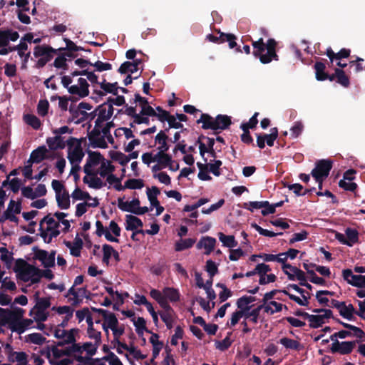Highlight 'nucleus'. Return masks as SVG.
<instances>
[{
	"instance_id": "22",
	"label": "nucleus",
	"mask_w": 365,
	"mask_h": 365,
	"mask_svg": "<svg viewBox=\"0 0 365 365\" xmlns=\"http://www.w3.org/2000/svg\"><path fill=\"white\" fill-rule=\"evenodd\" d=\"M36 304L30 311L29 315L32 316L35 309L46 311L51 306L50 297H39L38 293L36 294Z\"/></svg>"
},
{
	"instance_id": "33",
	"label": "nucleus",
	"mask_w": 365,
	"mask_h": 365,
	"mask_svg": "<svg viewBox=\"0 0 365 365\" xmlns=\"http://www.w3.org/2000/svg\"><path fill=\"white\" fill-rule=\"evenodd\" d=\"M146 192L148 199L151 206L158 205V203L160 202L157 198V196L160 193V189L156 186H153L150 189L148 188Z\"/></svg>"
},
{
	"instance_id": "27",
	"label": "nucleus",
	"mask_w": 365,
	"mask_h": 365,
	"mask_svg": "<svg viewBox=\"0 0 365 365\" xmlns=\"http://www.w3.org/2000/svg\"><path fill=\"white\" fill-rule=\"evenodd\" d=\"M100 87L103 89L105 93H112L114 96L118 95V90L119 88L118 83H108L106 81L105 78H103V81L99 83Z\"/></svg>"
},
{
	"instance_id": "54",
	"label": "nucleus",
	"mask_w": 365,
	"mask_h": 365,
	"mask_svg": "<svg viewBox=\"0 0 365 365\" xmlns=\"http://www.w3.org/2000/svg\"><path fill=\"white\" fill-rule=\"evenodd\" d=\"M98 347V346L95 345V344L92 342H85L81 345L83 351H86L89 357L96 354Z\"/></svg>"
},
{
	"instance_id": "38",
	"label": "nucleus",
	"mask_w": 365,
	"mask_h": 365,
	"mask_svg": "<svg viewBox=\"0 0 365 365\" xmlns=\"http://www.w3.org/2000/svg\"><path fill=\"white\" fill-rule=\"evenodd\" d=\"M26 341L41 346L46 341V339L40 333H32L26 336Z\"/></svg>"
},
{
	"instance_id": "44",
	"label": "nucleus",
	"mask_w": 365,
	"mask_h": 365,
	"mask_svg": "<svg viewBox=\"0 0 365 365\" xmlns=\"http://www.w3.org/2000/svg\"><path fill=\"white\" fill-rule=\"evenodd\" d=\"M339 314L344 318L351 320L353 319V314H355V309L351 304L346 305L344 302V306H342L341 309H340Z\"/></svg>"
},
{
	"instance_id": "35",
	"label": "nucleus",
	"mask_w": 365,
	"mask_h": 365,
	"mask_svg": "<svg viewBox=\"0 0 365 365\" xmlns=\"http://www.w3.org/2000/svg\"><path fill=\"white\" fill-rule=\"evenodd\" d=\"M336 76V82L341 86L348 88L350 85L349 77L346 75L345 71L339 68H335Z\"/></svg>"
},
{
	"instance_id": "10",
	"label": "nucleus",
	"mask_w": 365,
	"mask_h": 365,
	"mask_svg": "<svg viewBox=\"0 0 365 365\" xmlns=\"http://www.w3.org/2000/svg\"><path fill=\"white\" fill-rule=\"evenodd\" d=\"M34 258L41 261L46 268L55 265V260L48 255V252L46 250L34 248Z\"/></svg>"
},
{
	"instance_id": "57",
	"label": "nucleus",
	"mask_w": 365,
	"mask_h": 365,
	"mask_svg": "<svg viewBox=\"0 0 365 365\" xmlns=\"http://www.w3.org/2000/svg\"><path fill=\"white\" fill-rule=\"evenodd\" d=\"M49 103L47 100H40L37 106V111L39 115L45 116L48 113Z\"/></svg>"
},
{
	"instance_id": "19",
	"label": "nucleus",
	"mask_w": 365,
	"mask_h": 365,
	"mask_svg": "<svg viewBox=\"0 0 365 365\" xmlns=\"http://www.w3.org/2000/svg\"><path fill=\"white\" fill-rule=\"evenodd\" d=\"M25 277L28 279V282L31 281V284H36L40 282L41 278V269L34 265L29 266V269L25 272Z\"/></svg>"
},
{
	"instance_id": "53",
	"label": "nucleus",
	"mask_w": 365,
	"mask_h": 365,
	"mask_svg": "<svg viewBox=\"0 0 365 365\" xmlns=\"http://www.w3.org/2000/svg\"><path fill=\"white\" fill-rule=\"evenodd\" d=\"M339 186L346 191H351L355 192L358 185L356 183L351 181H347V180H340L339 182Z\"/></svg>"
},
{
	"instance_id": "12",
	"label": "nucleus",
	"mask_w": 365,
	"mask_h": 365,
	"mask_svg": "<svg viewBox=\"0 0 365 365\" xmlns=\"http://www.w3.org/2000/svg\"><path fill=\"white\" fill-rule=\"evenodd\" d=\"M31 265L23 259L19 258L16 260L14 271L16 273L17 277L24 282H28V279L24 278L26 275L25 272L29 269Z\"/></svg>"
},
{
	"instance_id": "6",
	"label": "nucleus",
	"mask_w": 365,
	"mask_h": 365,
	"mask_svg": "<svg viewBox=\"0 0 365 365\" xmlns=\"http://www.w3.org/2000/svg\"><path fill=\"white\" fill-rule=\"evenodd\" d=\"M359 343V340L354 341H344L333 342L331 346V353H339L341 355L349 354L352 352L353 349L356 346V344Z\"/></svg>"
},
{
	"instance_id": "63",
	"label": "nucleus",
	"mask_w": 365,
	"mask_h": 365,
	"mask_svg": "<svg viewBox=\"0 0 365 365\" xmlns=\"http://www.w3.org/2000/svg\"><path fill=\"white\" fill-rule=\"evenodd\" d=\"M184 331L180 326H177L175 330V334L172 336L170 344L173 346H176L178 344V339H182L183 337Z\"/></svg>"
},
{
	"instance_id": "56",
	"label": "nucleus",
	"mask_w": 365,
	"mask_h": 365,
	"mask_svg": "<svg viewBox=\"0 0 365 365\" xmlns=\"http://www.w3.org/2000/svg\"><path fill=\"white\" fill-rule=\"evenodd\" d=\"M103 319L110 329L115 328V327H117L118 324V319L113 313L108 312L106 317H103Z\"/></svg>"
},
{
	"instance_id": "40",
	"label": "nucleus",
	"mask_w": 365,
	"mask_h": 365,
	"mask_svg": "<svg viewBox=\"0 0 365 365\" xmlns=\"http://www.w3.org/2000/svg\"><path fill=\"white\" fill-rule=\"evenodd\" d=\"M115 170V166L111 164L110 162L107 161H103L100 169H99V175L102 178H105L106 176H108L110 174H113L112 173Z\"/></svg>"
},
{
	"instance_id": "21",
	"label": "nucleus",
	"mask_w": 365,
	"mask_h": 365,
	"mask_svg": "<svg viewBox=\"0 0 365 365\" xmlns=\"http://www.w3.org/2000/svg\"><path fill=\"white\" fill-rule=\"evenodd\" d=\"M46 143L51 150L63 149L66 143L61 135H56L55 137H50L46 139Z\"/></svg>"
},
{
	"instance_id": "9",
	"label": "nucleus",
	"mask_w": 365,
	"mask_h": 365,
	"mask_svg": "<svg viewBox=\"0 0 365 365\" xmlns=\"http://www.w3.org/2000/svg\"><path fill=\"white\" fill-rule=\"evenodd\" d=\"M19 38V34L17 31L12 29H0V48L8 46L9 41H16Z\"/></svg>"
},
{
	"instance_id": "46",
	"label": "nucleus",
	"mask_w": 365,
	"mask_h": 365,
	"mask_svg": "<svg viewBox=\"0 0 365 365\" xmlns=\"http://www.w3.org/2000/svg\"><path fill=\"white\" fill-rule=\"evenodd\" d=\"M309 322V327L313 329L321 327L324 324V319L321 314H311Z\"/></svg>"
},
{
	"instance_id": "47",
	"label": "nucleus",
	"mask_w": 365,
	"mask_h": 365,
	"mask_svg": "<svg viewBox=\"0 0 365 365\" xmlns=\"http://www.w3.org/2000/svg\"><path fill=\"white\" fill-rule=\"evenodd\" d=\"M270 132L271 133L269 134L264 133V135L265 143H267L268 146L272 147L274 145V141L278 138V129L277 128H271Z\"/></svg>"
},
{
	"instance_id": "20",
	"label": "nucleus",
	"mask_w": 365,
	"mask_h": 365,
	"mask_svg": "<svg viewBox=\"0 0 365 365\" xmlns=\"http://www.w3.org/2000/svg\"><path fill=\"white\" fill-rule=\"evenodd\" d=\"M143 223L142 220L136 216L132 215H125V229L127 230H138V227H142Z\"/></svg>"
},
{
	"instance_id": "26",
	"label": "nucleus",
	"mask_w": 365,
	"mask_h": 365,
	"mask_svg": "<svg viewBox=\"0 0 365 365\" xmlns=\"http://www.w3.org/2000/svg\"><path fill=\"white\" fill-rule=\"evenodd\" d=\"M315 70V76L317 81H325L327 79V73L325 72V63L321 61H317L314 66Z\"/></svg>"
},
{
	"instance_id": "7",
	"label": "nucleus",
	"mask_w": 365,
	"mask_h": 365,
	"mask_svg": "<svg viewBox=\"0 0 365 365\" xmlns=\"http://www.w3.org/2000/svg\"><path fill=\"white\" fill-rule=\"evenodd\" d=\"M343 279L353 287L365 289V275H356L350 269H345L342 271Z\"/></svg>"
},
{
	"instance_id": "28",
	"label": "nucleus",
	"mask_w": 365,
	"mask_h": 365,
	"mask_svg": "<svg viewBox=\"0 0 365 365\" xmlns=\"http://www.w3.org/2000/svg\"><path fill=\"white\" fill-rule=\"evenodd\" d=\"M195 243V240L192 238L181 239L175 244V250L181 252L192 247Z\"/></svg>"
},
{
	"instance_id": "5",
	"label": "nucleus",
	"mask_w": 365,
	"mask_h": 365,
	"mask_svg": "<svg viewBox=\"0 0 365 365\" xmlns=\"http://www.w3.org/2000/svg\"><path fill=\"white\" fill-rule=\"evenodd\" d=\"M333 162L330 160H319L315 163V168L312 170L313 178H327L332 168Z\"/></svg>"
},
{
	"instance_id": "14",
	"label": "nucleus",
	"mask_w": 365,
	"mask_h": 365,
	"mask_svg": "<svg viewBox=\"0 0 365 365\" xmlns=\"http://www.w3.org/2000/svg\"><path fill=\"white\" fill-rule=\"evenodd\" d=\"M140 202L138 198H135L130 202H124L123 199L119 197L118 199V207L120 210L124 212H128L133 214H135L136 207H138Z\"/></svg>"
},
{
	"instance_id": "8",
	"label": "nucleus",
	"mask_w": 365,
	"mask_h": 365,
	"mask_svg": "<svg viewBox=\"0 0 365 365\" xmlns=\"http://www.w3.org/2000/svg\"><path fill=\"white\" fill-rule=\"evenodd\" d=\"M255 267L257 274L259 275V284L264 285L268 283L275 282L277 277L274 274H268V280H265V275L267 274V272L271 271V268L269 265L264 263H260L258 264Z\"/></svg>"
},
{
	"instance_id": "42",
	"label": "nucleus",
	"mask_w": 365,
	"mask_h": 365,
	"mask_svg": "<svg viewBox=\"0 0 365 365\" xmlns=\"http://www.w3.org/2000/svg\"><path fill=\"white\" fill-rule=\"evenodd\" d=\"M110 157L123 166H125L128 163L127 155L120 151H110Z\"/></svg>"
},
{
	"instance_id": "13",
	"label": "nucleus",
	"mask_w": 365,
	"mask_h": 365,
	"mask_svg": "<svg viewBox=\"0 0 365 365\" xmlns=\"http://www.w3.org/2000/svg\"><path fill=\"white\" fill-rule=\"evenodd\" d=\"M48 150L45 145L39 146L36 149L34 150L28 160L29 163H40L45 159H47L46 153Z\"/></svg>"
},
{
	"instance_id": "62",
	"label": "nucleus",
	"mask_w": 365,
	"mask_h": 365,
	"mask_svg": "<svg viewBox=\"0 0 365 365\" xmlns=\"http://www.w3.org/2000/svg\"><path fill=\"white\" fill-rule=\"evenodd\" d=\"M303 128L304 125L301 122H295L290 129L292 137L294 138H298L302 133Z\"/></svg>"
},
{
	"instance_id": "36",
	"label": "nucleus",
	"mask_w": 365,
	"mask_h": 365,
	"mask_svg": "<svg viewBox=\"0 0 365 365\" xmlns=\"http://www.w3.org/2000/svg\"><path fill=\"white\" fill-rule=\"evenodd\" d=\"M164 297L172 302L180 300V293L178 289L173 287H165L163 289Z\"/></svg>"
},
{
	"instance_id": "4",
	"label": "nucleus",
	"mask_w": 365,
	"mask_h": 365,
	"mask_svg": "<svg viewBox=\"0 0 365 365\" xmlns=\"http://www.w3.org/2000/svg\"><path fill=\"white\" fill-rule=\"evenodd\" d=\"M59 52L58 48H53L49 45L43 44L37 45L34 48V56L36 58H39L37 61L35 67L36 68H41L44 67L47 63L51 61L54 55Z\"/></svg>"
},
{
	"instance_id": "39",
	"label": "nucleus",
	"mask_w": 365,
	"mask_h": 365,
	"mask_svg": "<svg viewBox=\"0 0 365 365\" xmlns=\"http://www.w3.org/2000/svg\"><path fill=\"white\" fill-rule=\"evenodd\" d=\"M58 56L55 58L53 66L59 69L62 68L64 71L68 69V65L67 64V58L64 57L61 51L58 52Z\"/></svg>"
},
{
	"instance_id": "37",
	"label": "nucleus",
	"mask_w": 365,
	"mask_h": 365,
	"mask_svg": "<svg viewBox=\"0 0 365 365\" xmlns=\"http://www.w3.org/2000/svg\"><path fill=\"white\" fill-rule=\"evenodd\" d=\"M0 259L4 262L7 269H10L14 260L12 253L9 252L6 247H0Z\"/></svg>"
},
{
	"instance_id": "59",
	"label": "nucleus",
	"mask_w": 365,
	"mask_h": 365,
	"mask_svg": "<svg viewBox=\"0 0 365 365\" xmlns=\"http://www.w3.org/2000/svg\"><path fill=\"white\" fill-rule=\"evenodd\" d=\"M32 316L36 322H43L47 320L48 313L43 310L35 309Z\"/></svg>"
},
{
	"instance_id": "58",
	"label": "nucleus",
	"mask_w": 365,
	"mask_h": 365,
	"mask_svg": "<svg viewBox=\"0 0 365 365\" xmlns=\"http://www.w3.org/2000/svg\"><path fill=\"white\" fill-rule=\"evenodd\" d=\"M205 270L211 278L218 272V268L215 262L209 259L206 262Z\"/></svg>"
},
{
	"instance_id": "43",
	"label": "nucleus",
	"mask_w": 365,
	"mask_h": 365,
	"mask_svg": "<svg viewBox=\"0 0 365 365\" xmlns=\"http://www.w3.org/2000/svg\"><path fill=\"white\" fill-rule=\"evenodd\" d=\"M24 121L34 129L38 130L41 127V120L33 114H26L24 115Z\"/></svg>"
},
{
	"instance_id": "50",
	"label": "nucleus",
	"mask_w": 365,
	"mask_h": 365,
	"mask_svg": "<svg viewBox=\"0 0 365 365\" xmlns=\"http://www.w3.org/2000/svg\"><path fill=\"white\" fill-rule=\"evenodd\" d=\"M251 227L255 228V230H257L261 235H263L265 237H273L277 235H283V232L275 233L272 231H269L268 230L263 229L262 227H261L259 225H258L256 223H252Z\"/></svg>"
},
{
	"instance_id": "34",
	"label": "nucleus",
	"mask_w": 365,
	"mask_h": 365,
	"mask_svg": "<svg viewBox=\"0 0 365 365\" xmlns=\"http://www.w3.org/2000/svg\"><path fill=\"white\" fill-rule=\"evenodd\" d=\"M87 153L88 156L86 161L93 166L98 165L102 160H105L103 156L99 152L88 150Z\"/></svg>"
},
{
	"instance_id": "15",
	"label": "nucleus",
	"mask_w": 365,
	"mask_h": 365,
	"mask_svg": "<svg viewBox=\"0 0 365 365\" xmlns=\"http://www.w3.org/2000/svg\"><path fill=\"white\" fill-rule=\"evenodd\" d=\"M142 63L143 61L141 59L133 60L132 62L125 61L120 66L118 71L120 74H125L128 73H133L139 69L138 66Z\"/></svg>"
},
{
	"instance_id": "49",
	"label": "nucleus",
	"mask_w": 365,
	"mask_h": 365,
	"mask_svg": "<svg viewBox=\"0 0 365 365\" xmlns=\"http://www.w3.org/2000/svg\"><path fill=\"white\" fill-rule=\"evenodd\" d=\"M224 36V38L222 39V43L224 42H228L229 47L230 48H236V51L238 52H241L240 47L237 46V44L235 41L236 36L232 34H225V35H222Z\"/></svg>"
},
{
	"instance_id": "11",
	"label": "nucleus",
	"mask_w": 365,
	"mask_h": 365,
	"mask_svg": "<svg viewBox=\"0 0 365 365\" xmlns=\"http://www.w3.org/2000/svg\"><path fill=\"white\" fill-rule=\"evenodd\" d=\"M84 157V153L81 147V143H78L72 150H68V159L71 164L78 165Z\"/></svg>"
},
{
	"instance_id": "41",
	"label": "nucleus",
	"mask_w": 365,
	"mask_h": 365,
	"mask_svg": "<svg viewBox=\"0 0 365 365\" xmlns=\"http://www.w3.org/2000/svg\"><path fill=\"white\" fill-rule=\"evenodd\" d=\"M268 205V201H251L249 202H244L242 207L253 212L254 209H261Z\"/></svg>"
},
{
	"instance_id": "45",
	"label": "nucleus",
	"mask_w": 365,
	"mask_h": 365,
	"mask_svg": "<svg viewBox=\"0 0 365 365\" xmlns=\"http://www.w3.org/2000/svg\"><path fill=\"white\" fill-rule=\"evenodd\" d=\"M144 186V182L142 179H128L125 182V187L128 189H141Z\"/></svg>"
},
{
	"instance_id": "16",
	"label": "nucleus",
	"mask_w": 365,
	"mask_h": 365,
	"mask_svg": "<svg viewBox=\"0 0 365 365\" xmlns=\"http://www.w3.org/2000/svg\"><path fill=\"white\" fill-rule=\"evenodd\" d=\"M216 244V240L214 237L206 236L202 237L200 241L197 242L196 247L198 250L202 249V247L205 249V254L208 255H210L214 250Z\"/></svg>"
},
{
	"instance_id": "31",
	"label": "nucleus",
	"mask_w": 365,
	"mask_h": 365,
	"mask_svg": "<svg viewBox=\"0 0 365 365\" xmlns=\"http://www.w3.org/2000/svg\"><path fill=\"white\" fill-rule=\"evenodd\" d=\"M286 349L299 351L301 349V344L299 341L287 337H283L279 341Z\"/></svg>"
},
{
	"instance_id": "18",
	"label": "nucleus",
	"mask_w": 365,
	"mask_h": 365,
	"mask_svg": "<svg viewBox=\"0 0 365 365\" xmlns=\"http://www.w3.org/2000/svg\"><path fill=\"white\" fill-rule=\"evenodd\" d=\"M71 349H72L75 359L78 362L86 364H88L91 360H92V359L89 356H83L81 355L83 351L81 348V345L79 343H76V341L73 343L71 344Z\"/></svg>"
},
{
	"instance_id": "25",
	"label": "nucleus",
	"mask_w": 365,
	"mask_h": 365,
	"mask_svg": "<svg viewBox=\"0 0 365 365\" xmlns=\"http://www.w3.org/2000/svg\"><path fill=\"white\" fill-rule=\"evenodd\" d=\"M58 207L63 210H67L70 207V196L66 190L58 196H56Z\"/></svg>"
},
{
	"instance_id": "60",
	"label": "nucleus",
	"mask_w": 365,
	"mask_h": 365,
	"mask_svg": "<svg viewBox=\"0 0 365 365\" xmlns=\"http://www.w3.org/2000/svg\"><path fill=\"white\" fill-rule=\"evenodd\" d=\"M351 331V336L356 337L359 342L362 341L365 332L359 327L352 325L349 329Z\"/></svg>"
},
{
	"instance_id": "17",
	"label": "nucleus",
	"mask_w": 365,
	"mask_h": 365,
	"mask_svg": "<svg viewBox=\"0 0 365 365\" xmlns=\"http://www.w3.org/2000/svg\"><path fill=\"white\" fill-rule=\"evenodd\" d=\"M64 244L70 249V253L71 255L74 257H80L83 242L82 239L79 237L78 235L76 236L73 245L69 241H64Z\"/></svg>"
},
{
	"instance_id": "51",
	"label": "nucleus",
	"mask_w": 365,
	"mask_h": 365,
	"mask_svg": "<svg viewBox=\"0 0 365 365\" xmlns=\"http://www.w3.org/2000/svg\"><path fill=\"white\" fill-rule=\"evenodd\" d=\"M21 210V200H19L18 202H15L14 200H11L7 210L4 212V213H10L14 212L15 214H19Z\"/></svg>"
},
{
	"instance_id": "55",
	"label": "nucleus",
	"mask_w": 365,
	"mask_h": 365,
	"mask_svg": "<svg viewBox=\"0 0 365 365\" xmlns=\"http://www.w3.org/2000/svg\"><path fill=\"white\" fill-rule=\"evenodd\" d=\"M231 334L232 333L230 332L224 339L216 341V347L221 351L227 350L232 344V341L230 337Z\"/></svg>"
},
{
	"instance_id": "23",
	"label": "nucleus",
	"mask_w": 365,
	"mask_h": 365,
	"mask_svg": "<svg viewBox=\"0 0 365 365\" xmlns=\"http://www.w3.org/2000/svg\"><path fill=\"white\" fill-rule=\"evenodd\" d=\"M28 357V354L24 351H15L11 354L8 361L11 363H16V365H27Z\"/></svg>"
},
{
	"instance_id": "3",
	"label": "nucleus",
	"mask_w": 365,
	"mask_h": 365,
	"mask_svg": "<svg viewBox=\"0 0 365 365\" xmlns=\"http://www.w3.org/2000/svg\"><path fill=\"white\" fill-rule=\"evenodd\" d=\"M196 123H202V129H211L215 131V134H217V130H226L231 125L232 121L230 117L226 115L219 114L214 118L207 113H202Z\"/></svg>"
},
{
	"instance_id": "61",
	"label": "nucleus",
	"mask_w": 365,
	"mask_h": 365,
	"mask_svg": "<svg viewBox=\"0 0 365 365\" xmlns=\"http://www.w3.org/2000/svg\"><path fill=\"white\" fill-rule=\"evenodd\" d=\"M103 359L108 361L110 365H123L121 361L113 352H109L108 354L103 357Z\"/></svg>"
},
{
	"instance_id": "30",
	"label": "nucleus",
	"mask_w": 365,
	"mask_h": 365,
	"mask_svg": "<svg viewBox=\"0 0 365 365\" xmlns=\"http://www.w3.org/2000/svg\"><path fill=\"white\" fill-rule=\"evenodd\" d=\"M134 326L135 327L136 333L138 336H143L144 331L151 333V331L146 327V321L143 317H138L136 320L133 319Z\"/></svg>"
},
{
	"instance_id": "32",
	"label": "nucleus",
	"mask_w": 365,
	"mask_h": 365,
	"mask_svg": "<svg viewBox=\"0 0 365 365\" xmlns=\"http://www.w3.org/2000/svg\"><path fill=\"white\" fill-rule=\"evenodd\" d=\"M218 237L223 246L226 247L232 248L237 245V242L233 235H226L222 232H219Z\"/></svg>"
},
{
	"instance_id": "52",
	"label": "nucleus",
	"mask_w": 365,
	"mask_h": 365,
	"mask_svg": "<svg viewBox=\"0 0 365 365\" xmlns=\"http://www.w3.org/2000/svg\"><path fill=\"white\" fill-rule=\"evenodd\" d=\"M72 197L76 200H91L92 197L88 192L82 191L80 188L76 187L71 195Z\"/></svg>"
},
{
	"instance_id": "64",
	"label": "nucleus",
	"mask_w": 365,
	"mask_h": 365,
	"mask_svg": "<svg viewBox=\"0 0 365 365\" xmlns=\"http://www.w3.org/2000/svg\"><path fill=\"white\" fill-rule=\"evenodd\" d=\"M155 110L158 111V113L156 112L155 117L162 123H164L165 120L170 115V113L168 111L164 110L160 106H157Z\"/></svg>"
},
{
	"instance_id": "1",
	"label": "nucleus",
	"mask_w": 365,
	"mask_h": 365,
	"mask_svg": "<svg viewBox=\"0 0 365 365\" xmlns=\"http://www.w3.org/2000/svg\"><path fill=\"white\" fill-rule=\"evenodd\" d=\"M277 43L274 38H269L267 43L264 42L263 38H259L257 41H252L253 47V56L259 58L263 64L271 63L273 60L279 61V56L277 53Z\"/></svg>"
},
{
	"instance_id": "24",
	"label": "nucleus",
	"mask_w": 365,
	"mask_h": 365,
	"mask_svg": "<svg viewBox=\"0 0 365 365\" xmlns=\"http://www.w3.org/2000/svg\"><path fill=\"white\" fill-rule=\"evenodd\" d=\"M169 139V137L167 134H165V131L160 130L155 137V140L156 143L160 144V146L158 148V150H162L163 152H167L169 150V145L167 143V140Z\"/></svg>"
},
{
	"instance_id": "2",
	"label": "nucleus",
	"mask_w": 365,
	"mask_h": 365,
	"mask_svg": "<svg viewBox=\"0 0 365 365\" xmlns=\"http://www.w3.org/2000/svg\"><path fill=\"white\" fill-rule=\"evenodd\" d=\"M24 310L19 307H14L12 310L0 307V325H9L13 332L22 334L26 331L21 321Z\"/></svg>"
},
{
	"instance_id": "29",
	"label": "nucleus",
	"mask_w": 365,
	"mask_h": 365,
	"mask_svg": "<svg viewBox=\"0 0 365 365\" xmlns=\"http://www.w3.org/2000/svg\"><path fill=\"white\" fill-rule=\"evenodd\" d=\"M345 235L346 241L349 243L347 244V246L352 247L359 242V232L356 229L347 227L345 230Z\"/></svg>"
},
{
	"instance_id": "48",
	"label": "nucleus",
	"mask_w": 365,
	"mask_h": 365,
	"mask_svg": "<svg viewBox=\"0 0 365 365\" xmlns=\"http://www.w3.org/2000/svg\"><path fill=\"white\" fill-rule=\"evenodd\" d=\"M87 334L88 336L94 340V344L96 346H100L101 344V332L99 331H97L93 328L87 329Z\"/></svg>"
}]
</instances>
